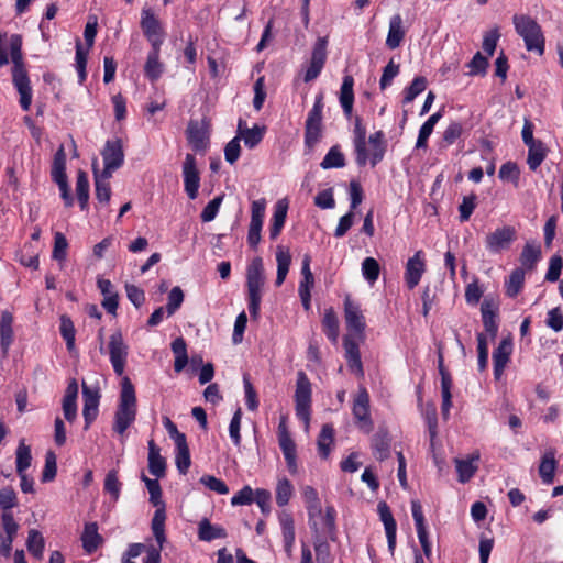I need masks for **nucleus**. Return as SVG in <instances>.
Masks as SVG:
<instances>
[{
    "instance_id": "f257e3e1",
    "label": "nucleus",
    "mask_w": 563,
    "mask_h": 563,
    "mask_svg": "<svg viewBox=\"0 0 563 563\" xmlns=\"http://www.w3.org/2000/svg\"><path fill=\"white\" fill-rule=\"evenodd\" d=\"M136 411L134 386L129 377H123L119 404L113 418V431L120 435H124L125 431L134 423Z\"/></svg>"
},
{
    "instance_id": "f03ea898",
    "label": "nucleus",
    "mask_w": 563,
    "mask_h": 563,
    "mask_svg": "<svg viewBox=\"0 0 563 563\" xmlns=\"http://www.w3.org/2000/svg\"><path fill=\"white\" fill-rule=\"evenodd\" d=\"M265 284L263 260L254 257L246 268L247 307L252 318L260 313L262 289Z\"/></svg>"
},
{
    "instance_id": "7ed1b4c3",
    "label": "nucleus",
    "mask_w": 563,
    "mask_h": 563,
    "mask_svg": "<svg viewBox=\"0 0 563 563\" xmlns=\"http://www.w3.org/2000/svg\"><path fill=\"white\" fill-rule=\"evenodd\" d=\"M512 23L517 34L523 40L527 51L542 55L544 53L545 38L538 22L530 15L515 14Z\"/></svg>"
},
{
    "instance_id": "20e7f679",
    "label": "nucleus",
    "mask_w": 563,
    "mask_h": 563,
    "mask_svg": "<svg viewBox=\"0 0 563 563\" xmlns=\"http://www.w3.org/2000/svg\"><path fill=\"white\" fill-rule=\"evenodd\" d=\"M140 27L147 42L151 44V47L163 45L166 38L165 27L154 9L147 4L141 10Z\"/></svg>"
},
{
    "instance_id": "39448f33",
    "label": "nucleus",
    "mask_w": 563,
    "mask_h": 563,
    "mask_svg": "<svg viewBox=\"0 0 563 563\" xmlns=\"http://www.w3.org/2000/svg\"><path fill=\"white\" fill-rule=\"evenodd\" d=\"M308 523L314 536H332L335 530L336 511L333 506H328L325 511L322 505L310 507L308 510Z\"/></svg>"
},
{
    "instance_id": "423d86ee",
    "label": "nucleus",
    "mask_w": 563,
    "mask_h": 563,
    "mask_svg": "<svg viewBox=\"0 0 563 563\" xmlns=\"http://www.w3.org/2000/svg\"><path fill=\"white\" fill-rule=\"evenodd\" d=\"M311 383L305 372L297 373L295 390V409L297 417L306 423L308 428L311 415Z\"/></svg>"
},
{
    "instance_id": "0eeeda50",
    "label": "nucleus",
    "mask_w": 563,
    "mask_h": 563,
    "mask_svg": "<svg viewBox=\"0 0 563 563\" xmlns=\"http://www.w3.org/2000/svg\"><path fill=\"white\" fill-rule=\"evenodd\" d=\"M344 319L349 333L352 338L363 341L366 328L365 317L361 306L353 301L350 296L344 299Z\"/></svg>"
},
{
    "instance_id": "6e6552de",
    "label": "nucleus",
    "mask_w": 563,
    "mask_h": 563,
    "mask_svg": "<svg viewBox=\"0 0 563 563\" xmlns=\"http://www.w3.org/2000/svg\"><path fill=\"white\" fill-rule=\"evenodd\" d=\"M108 354L114 373L122 376L126 365L129 346L121 331L117 330L109 336Z\"/></svg>"
},
{
    "instance_id": "1a4fd4ad",
    "label": "nucleus",
    "mask_w": 563,
    "mask_h": 563,
    "mask_svg": "<svg viewBox=\"0 0 563 563\" xmlns=\"http://www.w3.org/2000/svg\"><path fill=\"white\" fill-rule=\"evenodd\" d=\"M103 159V169L100 172L104 177H112L113 172L119 169L124 163L123 143L115 137L108 140L101 151Z\"/></svg>"
},
{
    "instance_id": "9d476101",
    "label": "nucleus",
    "mask_w": 563,
    "mask_h": 563,
    "mask_svg": "<svg viewBox=\"0 0 563 563\" xmlns=\"http://www.w3.org/2000/svg\"><path fill=\"white\" fill-rule=\"evenodd\" d=\"M277 435L278 444L285 457L287 468L290 474L295 475L298 472L297 448L288 431L285 418H283L278 424Z\"/></svg>"
},
{
    "instance_id": "9b49d317",
    "label": "nucleus",
    "mask_w": 563,
    "mask_h": 563,
    "mask_svg": "<svg viewBox=\"0 0 563 563\" xmlns=\"http://www.w3.org/2000/svg\"><path fill=\"white\" fill-rule=\"evenodd\" d=\"M327 46L328 37H318L311 52L309 65L305 69L303 80L306 82L317 79L321 74L328 56Z\"/></svg>"
},
{
    "instance_id": "f8f14e48",
    "label": "nucleus",
    "mask_w": 563,
    "mask_h": 563,
    "mask_svg": "<svg viewBox=\"0 0 563 563\" xmlns=\"http://www.w3.org/2000/svg\"><path fill=\"white\" fill-rule=\"evenodd\" d=\"M352 413L356 424L369 432L373 428V421L369 413V394L365 387H360L353 399Z\"/></svg>"
},
{
    "instance_id": "ddd939ff",
    "label": "nucleus",
    "mask_w": 563,
    "mask_h": 563,
    "mask_svg": "<svg viewBox=\"0 0 563 563\" xmlns=\"http://www.w3.org/2000/svg\"><path fill=\"white\" fill-rule=\"evenodd\" d=\"M516 238V229L511 225H504L486 235L485 246L490 253L498 254L509 249Z\"/></svg>"
},
{
    "instance_id": "4468645a",
    "label": "nucleus",
    "mask_w": 563,
    "mask_h": 563,
    "mask_svg": "<svg viewBox=\"0 0 563 563\" xmlns=\"http://www.w3.org/2000/svg\"><path fill=\"white\" fill-rule=\"evenodd\" d=\"M181 169L185 192L189 199L195 200L200 188V173L195 155L186 154Z\"/></svg>"
},
{
    "instance_id": "2eb2a0df",
    "label": "nucleus",
    "mask_w": 563,
    "mask_h": 563,
    "mask_svg": "<svg viewBox=\"0 0 563 563\" xmlns=\"http://www.w3.org/2000/svg\"><path fill=\"white\" fill-rule=\"evenodd\" d=\"M266 210V200L257 199L251 206V221L247 232V243L252 249H256L261 241V231Z\"/></svg>"
},
{
    "instance_id": "dca6fc26",
    "label": "nucleus",
    "mask_w": 563,
    "mask_h": 563,
    "mask_svg": "<svg viewBox=\"0 0 563 563\" xmlns=\"http://www.w3.org/2000/svg\"><path fill=\"white\" fill-rule=\"evenodd\" d=\"M3 533L0 532V555L10 556L13 540L18 533L19 525L12 512H3L1 516Z\"/></svg>"
},
{
    "instance_id": "f3484780",
    "label": "nucleus",
    "mask_w": 563,
    "mask_h": 563,
    "mask_svg": "<svg viewBox=\"0 0 563 563\" xmlns=\"http://www.w3.org/2000/svg\"><path fill=\"white\" fill-rule=\"evenodd\" d=\"M424 272V254L422 251H417L406 264L405 280L409 289H413L419 284Z\"/></svg>"
},
{
    "instance_id": "a211bd4d",
    "label": "nucleus",
    "mask_w": 563,
    "mask_h": 563,
    "mask_svg": "<svg viewBox=\"0 0 563 563\" xmlns=\"http://www.w3.org/2000/svg\"><path fill=\"white\" fill-rule=\"evenodd\" d=\"M360 342L361 341H358L357 339L352 338L351 334H346L343 340V346L350 371L356 374L357 376L362 377L364 375V371L358 347Z\"/></svg>"
},
{
    "instance_id": "6ab92c4d",
    "label": "nucleus",
    "mask_w": 563,
    "mask_h": 563,
    "mask_svg": "<svg viewBox=\"0 0 563 563\" xmlns=\"http://www.w3.org/2000/svg\"><path fill=\"white\" fill-rule=\"evenodd\" d=\"M187 140L196 152H205L209 144V132L205 123L190 121L187 128Z\"/></svg>"
},
{
    "instance_id": "aec40b11",
    "label": "nucleus",
    "mask_w": 563,
    "mask_h": 563,
    "mask_svg": "<svg viewBox=\"0 0 563 563\" xmlns=\"http://www.w3.org/2000/svg\"><path fill=\"white\" fill-rule=\"evenodd\" d=\"M512 342L510 339H503L493 352L494 376L499 379L510 360Z\"/></svg>"
},
{
    "instance_id": "412c9836",
    "label": "nucleus",
    "mask_w": 563,
    "mask_h": 563,
    "mask_svg": "<svg viewBox=\"0 0 563 563\" xmlns=\"http://www.w3.org/2000/svg\"><path fill=\"white\" fill-rule=\"evenodd\" d=\"M353 134L356 163L358 166H365L368 161V152L366 148V129L362 124V120L360 118L355 119Z\"/></svg>"
},
{
    "instance_id": "4be33fe9",
    "label": "nucleus",
    "mask_w": 563,
    "mask_h": 563,
    "mask_svg": "<svg viewBox=\"0 0 563 563\" xmlns=\"http://www.w3.org/2000/svg\"><path fill=\"white\" fill-rule=\"evenodd\" d=\"M377 511L379 515V518L385 527V532L387 537L388 542V550L394 553L395 547H396V532H397V525L393 517V514L388 507V505L384 501L379 503L377 506Z\"/></svg>"
},
{
    "instance_id": "5701e85b",
    "label": "nucleus",
    "mask_w": 563,
    "mask_h": 563,
    "mask_svg": "<svg viewBox=\"0 0 563 563\" xmlns=\"http://www.w3.org/2000/svg\"><path fill=\"white\" fill-rule=\"evenodd\" d=\"M77 396L78 384L71 379L66 387L62 404L64 417L68 422H73L77 417Z\"/></svg>"
},
{
    "instance_id": "b1692460",
    "label": "nucleus",
    "mask_w": 563,
    "mask_h": 563,
    "mask_svg": "<svg viewBox=\"0 0 563 563\" xmlns=\"http://www.w3.org/2000/svg\"><path fill=\"white\" fill-rule=\"evenodd\" d=\"M92 169L95 175V195L99 203L107 205L111 198V187L109 179L111 177H104L98 169V161L95 159L92 163Z\"/></svg>"
},
{
    "instance_id": "393cba45",
    "label": "nucleus",
    "mask_w": 563,
    "mask_h": 563,
    "mask_svg": "<svg viewBox=\"0 0 563 563\" xmlns=\"http://www.w3.org/2000/svg\"><path fill=\"white\" fill-rule=\"evenodd\" d=\"M541 260V246L536 241H529L525 244L520 254L519 261L521 264L520 268L523 271H533Z\"/></svg>"
},
{
    "instance_id": "a878e982",
    "label": "nucleus",
    "mask_w": 563,
    "mask_h": 563,
    "mask_svg": "<svg viewBox=\"0 0 563 563\" xmlns=\"http://www.w3.org/2000/svg\"><path fill=\"white\" fill-rule=\"evenodd\" d=\"M479 453L475 452L467 459H456L455 467L461 483L468 482L478 468Z\"/></svg>"
},
{
    "instance_id": "bb28decb",
    "label": "nucleus",
    "mask_w": 563,
    "mask_h": 563,
    "mask_svg": "<svg viewBox=\"0 0 563 563\" xmlns=\"http://www.w3.org/2000/svg\"><path fill=\"white\" fill-rule=\"evenodd\" d=\"M13 316L9 311H3L0 318V346L3 356L8 355L9 349L13 342Z\"/></svg>"
},
{
    "instance_id": "cd10ccee",
    "label": "nucleus",
    "mask_w": 563,
    "mask_h": 563,
    "mask_svg": "<svg viewBox=\"0 0 563 563\" xmlns=\"http://www.w3.org/2000/svg\"><path fill=\"white\" fill-rule=\"evenodd\" d=\"M162 46H153L147 54L146 63L144 65L145 76L151 81H156L163 74L164 65L159 62Z\"/></svg>"
},
{
    "instance_id": "c85d7f7f",
    "label": "nucleus",
    "mask_w": 563,
    "mask_h": 563,
    "mask_svg": "<svg viewBox=\"0 0 563 563\" xmlns=\"http://www.w3.org/2000/svg\"><path fill=\"white\" fill-rule=\"evenodd\" d=\"M13 77V84L20 93V106L27 111L32 102V89L26 73L18 71Z\"/></svg>"
},
{
    "instance_id": "c756f323",
    "label": "nucleus",
    "mask_w": 563,
    "mask_h": 563,
    "mask_svg": "<svg viewBox=\"0 0 563 563\" xmlns=\"http://www.w3.org/2000/svg\"><path fill=\"white\" fill-rule=\"evenodd\" d=\"M166 461L153 440L148 441V471L157 478L165 476Z\"/></svg>"
},
{
    "instance_id": "7c9ffc66",
    "label": "nucleus",
    "mask_w": 563,
    "mask_h": 563,
    "mask_svg": "<svg viewBox=\"0 0 563 563\" xmlns=\"http://www.w3.org/2000/svg\"><path fill=\"white\" fill-rule=\"evenodd\" d=\"M354 79L351 75L343 77L341 90H340V104L343 109L344 114L350 118L353 111L354 103Z\"/></svg>"
},
{
    "instance_id": "2f4dec72",
    "label": "nucleus",
    "mask_w": 563,
    "mask_h": 563,
    "mask_svg": "<svg viewBox=\"0 0 563 563\" xmlns=\"http://www.w3.org/2000/svg\"><path fill=\"white\" fill-rule=\"evenodd\" d=\"M103 539L98 532V526L96 522L86 523L84 532L81 534V542L84 550L91 554L102 543Z\"/></svg>"
},
{
    "instance_id": "473e14b6",
    "label": "nucleus",
    "mask_w": 563,
    "mask_h": 563,
    "mask_svg": "<svg viewBox=\"0 0 563 563\" xmlns=\"http://www.w3.org/2000/svg\"><path fill=\"white\" fill-rule=\"evenodd\" d=\"M84 409L85 429H88L98 415L99 397L84 385Z\"/></svg>"
},
{
    "instance_id": "72a5a7b5",
    "label": "nucleus",
    "mask_w": 563,
    "mask_h": 563,
    "mask_svg": "<svg viewBox=\"0 0 563 563\" xmlns=\"http://www.w3.org/2000/svg\"><path fill=\"white\" fill-rule=\"evenodd\" d=\"M405 37V30L402 26V18L400 14H395L390 18L389 30L386 38V45L390 49H395L400 46Z\"/></svg>"
},
{
    "instance_id": "f704fd0d",
    "label": "nucleus",
    "mask_w": 563,
    "mask_h": 563,
    "mask_svg": "<svg viewBox=\"0 0 563 563\" xmlns=\"http://www.w3.org/2000/svg\"><path fill=\"white\" fill-rule=\"evenodd\" d=\"M368 144L372 152L368 153V159L372 166H376L383 158L386 152L385 134L383 131H377L369 135Z\"/></svg>"
},
{
    "instance_id": "c9c22d12",
    "label": "nucleus",
    "mask_w": 563,
    "mask_h": 563,
    "mask_svg": "<svg viewBox=\"0 0 563 563\" xmlns=\"http://www.w3.org/2000/svg\"><path fill=\"white\" fill-rule=\"evenodd\" d=\"M277 276L276 286L279 287L286 279L291 264V255L288 249L279 245L276 250Z\"/></svg>"
},
{
    "instance_id": "e433bc0d",
    "label": "nucleus",
    "mask_w": 563,
    "mask_h": 563,
    "mask_svg": "<svg viewBox=\"0 0 563 563\" xmlns=\"http://www.w3.org/2000/svg\"><path fill=\"white\" fill-rule=\"evenodd\" d=\"M225 537L227 532L221 526L212 525L207 518L200 520L198 525V538L201 541L210 542Z\"/></svg>"
},
{
    "instance_id": "4c0bfd02",
    "label": "nucleus",
    "mask_w": 563,
    "mask_h": 563,
    "mask_svg": "<svg viewBox=\"0 0 563 563\" xmlns=\"http://www.w3.org/2000/svg\"><path fill=\"white\" fill-rule=\"evenodd\" d=\"M555 468V452L553 450H549L543 454L539 466V474L544 484H551L553 482Z\"/></svg>"
},
{
    "instance_id": "58836bf2",
    "label": "nucleus",
    "mask_w": 563,
    "mask_h": 563,
    "mask_svg": "<svg viewBox=\"0 0 563 563\" xmlns=\"http://www.w3.org/2000/svg\"><path fill=\"white\" fill-rule=\"evenodd\" d=\"M287 210L288 206L285 201L279 200L276 203L269 228V236L272 240H275L280 234L286 221Z\"/></svg>"
},
{
    "instance_id": "ea45409f",
    "label": "nucleus",
    "mask_w": 563,
    "mask_h": 563,
    "mask_svg": "<svg viewBox=\"0 0 563 563\" xmlns=\"http://www.w3.org/2000/svg\"><path fill=\"white\" fill-rule=\"evenodd\" d=\"M165 520H166V512H165V506L156 508L154 516L152 518V531L154 534V538L157 542V545L163 548L166 536H165Z\"/></svg>"
},
{
    "instance_id": "a19ab883",
    "label": "nucleus",
    "mask_w": 563,
    "mask_h": 563,
    "mask_svg": "<svg viewBox=\"0 0 563 563\" xmlns=\"http://www.w3.org/2000/svg\"><path fill=\"white\" fill-rule=\"evenodd\" d=\"M482 320L486 333L494 339L498 332V323L496 321V312L494 306L485 300L482 305Z\"/></svg>"
},
{
    "instance_id": "79ce46f5",
    "label": "nucleus",
    "mask_w": 563,
    "mask_h": 563,
    "mask_svg": "<svg viewBox=\"0 0 563 563\" xmlns=\"http://www.w3.org/2000/svg\"><path fill=\"white\" fill-rule=\"evenodd\" d=\"M372 449L377 460L384 461L389 456L390 439L386 432H378L372 439Z\"/></svg>"
},
{
    "instance_id": "37998d69",
    "label": "nucleus",
    "mask_w": 563,
    "mask_h": 563,
    "mask_svg": "<svg viewBox=\"0 0 563 563\" xmlns=\"http://www.w3.org/2000/svg\"><path fill=\"white\" fill-rule=\"evenodd\" d=\"M334 429L331 424H324L318 437L317 445L319 454L322 459H327L331 452V445L333 444Z\"/></svg>"
},
{
    "instance_id": "c03bdc74",
    "label": "nucleus",
    "mask_w": 563,
    "mask_h": 563,
    "mask_svg": "<svg viewBox=\"0 0 563 563\" xmlns=\"http://www.w3.org/2000/svg\"><path fill=\"white\" fill-rule=\"evenodd\" d=\"M26 548L35 559H43L45 540L40 531L35 529L29 531Z\"/></svg>"
},
{
    "instance_id": "a18cd8bd",
    "label": "nucleus",
    "mask_w": 563,
    "mask_h": 563,
    "mask_svg": "<svg viewBox=\"0 0 563 563\" xmlns=\"http://www.w3.org/2000/svg\"><path fill=\"white\" fill-rule=\"evenodd\" d=\"M547 156V147L539 141L528 146L527 163L531 170H537Z\"/></svg>"
},
{
    "instance_id": "49530a36",
    "label": "nucleus",
    "mask_w": 563,
    "mask_h": 563,
    "mask_svg": "<svg viewBox=\"0 0 563 563\" xmlns=\"http://www.w3.org/2000/svg\"><path fill=\"white\" fill-rule=\"evenodd\" d=\"M321 168H342L345 166V157L339 145H333L320 163Z\"/></svg>"
},
{
    "instance_id": "de8ad7c7",
    "label": "nucleus",
    "mask_w": 563,
    "mask_h": 563,
    "mask_svg": "<svg viewBox=\"0 0 563 563\" xmlns=\"http://www.w3.org/2000/svg\"><path fill=\"white\" fill-rule=\"evenodd\" d=\"M294 494V486L286 477L279 478L276 485L275 498L279 507L286 506Z\"/></svg>"
},
{
    "instance_id": "09e8293b",
    "label": "nucleus",
    "mask_w": 563,
    "mask_h": 563,
    "mask_svg": "<svg viewBox=\"0 0 563 563\" xmlns=\"http://www.w3.org/2000/svg\"><path fill=\"white\" fill-rule=\"evenodd\" d=\"M66 153L64 146H59V148L56 151L54 155V161L52 165V178L54 181L60 180V179H67L66 176Z\"/></svg>"
},
{
    "instance_id": "8fccbe9b",
    "label": "nucleus",
    "mask_w": 563,
    "mask_h": 563,
    "mask_svg": "<svg viewBox=\"0 0 563 563\" xmlns=\"http://www.w3.org/2000/svg\"><path fill=\"white\" fill-rule=\"evenodd\" d=\"M323 331L333 343L339 339V320L333 310H327L322 320Z\"/></svg>"
},
{
    "instance_id": "3c124183",
    "label": "nucleus",
    "mask_w": 563,
    "mask_h": 563,
    "mask_svg": "<svg viewBox=\"0 0 563 563\" xmlns=\"http://www.w3.org/2000/svg\"><path fill=\"white\" fill-rule=\"evenodd\" d=\"M21 45V37L12 35L10 40V53L13 62L12 76L16 75L18 71L26 73L22 63Z\"/></svg>"
},
{
    "instance_id": "603ef678",
    "label": "nucleus",
    "mask_w": 563,
    "mask_h": 563,
    "mask_svg": "<svg viewBox=\"0 0 563 563\" xmlns=\"http://www.w3.org/2000/svg\"><path fill=\"white\" fill-rule=\"evenodd\" d=\"M525 283V271L523 268H516L511 272L508 280L506 282V294L514 298L522 289Z\"/></svg>"
},
{
    "instance_id": "864d4df0",
    "label": "nucleus",
    "mask_w": 563,
    "mask_h": 563,
    "mask_svg": "<svg viewBox=\"0 0 563 563\" xmlns=\"http://www.w3.org/2000/svg\"><path fill=\"white\" fill-rule=\"evenodd\" d=\"M16 473L22 474L31 466L32 455L31 448L25 444L24 440H21L16 452Z\"/></svg>"
},
{
    "instance_id": "5fc2aeb1",
    "label": "nucleus",
    "mask_w": 563,
    "mask_h": 563,
    "mask_svg": "<svg viewBox=\"0 0 563 563\" xmlns=\"http://www.w3.org/2000/svg\"><path fill=\"white\" fill-rule=\"evenodd\" d=\"M175 463L180 474H186L190 467L191 460L187 441L176 444Z\"/></svg>"
},
{
    "instance_id": "6e6d98bb",
    "label": "nucleus",
    "mask_w": 563,
    "mask_h": 563,
    "mask_svg": "<svg viewBox=\"0 0 563 563\" xmlns=\"http://www.w3.org/2000/svg\"><path fill=\"white\" fill-rule=\"evenodd\" d=\"M322 136V123L306 122L305 145L311 151L319 143Z\"/></svg>"
},
{
    "instance_id": "4d7b16f0",
    "label": "nucleus",
    "mask_w": 563,
    "mask_h": 563,
    "mask_svg": "<svg viewBox=\"0 0 563 563\" xmlns=\"http://www.w3.org/2000/svg\"><path fill=\"white\" fill-rule=\"evenodd\" d=\"M88 48L84 49L80 41L76 43V69L78 73V81L82 85L87 78L86 65H87V55Z\"/></svg>"
},
{
    "instance_id": "13d9d810",
    "label": "nucleus",
    "mask_w": 563,
    "mask_h": 563,
    "mask_svg": "<svg viewBox=\"0 0 563 563\" xmlns=\"http://www.w3.org/2000/svg\"><path fill=\"white\" fill-rule=\"evenodd\" d=\"M60 335L66 341L67 349L71 351L75 347V327L71 319L67 316L60 317Z\"/></svg>"
},
{
    "instance_id": "bf43d9fd",
    "label": "nucleus",
    "mask_w": 563,
    "mask_h": 563,
    "mask_svg": "<svg viewBox=\"0 0 563 563\" xmlns=\"http://www.w3.org/2000/svg\"><path fill=\"white\" fill-rule=\"evenodd\" d=\"M142 481L145 483V486L148 490L150 501L157 508L164 506L162 501V489L158 481L148 478L145 475H142Z\"/></svg>"
},
{
    "instance_id": "052dcab7",
    "label": "nucleus",
    "mask_w": 563,
    "mask_h": 563,
    "mask_svg": "<svg viewBox=\"0 0 563 563\" xmlns=\"http://www.w3.org/2000/svg\"><path fill=\"white\" fill-rule=\"evenodd\" d=\"M265 133V128L255 124L253 128L244 131L243 136L241 137L249 148H254L256 145L261 143Z\"/></svg>"
},
{
    "instance_id": "680f3d73",
    "label": "nucleus",
    "mask_w": 563,
    "mask_h": 563,
    "mask_svg": "<svg viewBox=\"0 0 563 563\" xmlns=\"http://www.w3.org/2000/svg\"><path fill=\"white\" fill-rule=\"evenodd\" d=\"M68 241L62 232H56L54 235V247L52 256L58 262H64L67 256Z\"/></svg>"
},
{
    "instance_id": "e2e57ef3",
    "label": "nucleus",
    "mask_w": 563,
    "mask_h": 563,
    "mask_svg": "<svg viewBox=\"0 0 563 563\" xmlns=\"http://www.w3.org/2000/svg\"><path fill=\"white\" fill-rule=\"evenodd\" d=\"M362 274L369 284H374L379 276L378 262L373 257H366L362 263Z\"/></svg>"
},
{
    "instance_id": "0e129e2a",
    "label": "nucleus",
    "mask_w": 563,
    "mask_h": 563,
    "mask_svg": "<svg viewBox=\"0 0 563 563\" xmlns=\"http://www.w3.org/2000/svg\"><path fill=\"white\" fill-rule=\"evenodd\" d=\"M427 80L424 77H416L405 91L404 103H410L415 98L424 91Z\"/></svg>"
},
{
    "instance_id": "69168bd1",
    "label": "nucleus",
    "mask_w": 563,
    "mask_h": 563,
    "mask_svg": "<svg viewBox=\"0 0 563 563\" xmlns=\"http://www.w3.org/2000/svg\"><path fill=\"white\" fill-rule=\"evenodd\" d=\"M200 483L219 495H227L229 493L228 485L216 476L203 475L200 477Z\"/></svg>"
},
{
    "instance_id": "338daca9",
    "label": "nucleus",
    "mask_w": 563,
    "mask_h": 563,
    "mask_svg": "<svg viewBox=\"0 0 563 563\" xmlns=\"http://www.w3.org/2000/svg\"><path fill=\"white\" fill-rule=\"evenodd\" d=\"M476 201H477V197L475 194L463 197L462 202L459 206L460 220L462 222H465L471 218L473 211L476 208V205H477Z\"/></svg>"
},
{
    "instance_id": "774afa93",
    "label": "nucleus",
    "mask_w": 563,
    "mask_h": 563,
    "mask_svg": "<svg viewBox=\"0 0 563 563\" xmlns=\"http://www.w3.org/2000/svg\"><path fill=\"white\" fill-rule=\"evenodd\" d=\"M184 301V292L180 287L172 288L168 295V302L166 306L167 316H173L181 306Z\"/></svg>"
}]
</instances>
